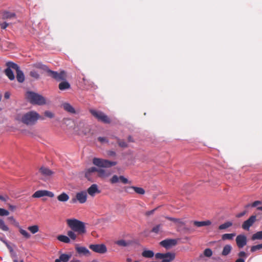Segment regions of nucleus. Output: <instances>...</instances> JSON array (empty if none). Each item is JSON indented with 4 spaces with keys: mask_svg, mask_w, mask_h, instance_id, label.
<instances>
[{
    "mask_svg": "<svg viewBox=\"0 0 262 262\" xmlns=\"http://www.w3.org/2000/svg\"><path fill=\"white\" fill-rule=\"evenodd\" d=\"M93 163L98 167L96 170L97 176L102 179L108 178L112 173L110 170L104 169V168H109L117 164L116 162L98 158H94L93 159Z\"/></svg>",
    "mask_w": 262,
    "mask_h": 262,
    "instance_id": "1",
    "label": "nucleus"
},
{
    "mask_svg": "<svg viewBox=\"0 0 262 262\" xmlns=\"http://www.w3.org/2000/svg\"><path fill=\"white\" fill-rule=\"evenodd\" d=\"M40 117L38 113L32 111L18 115L17 116V119L27 125H33L37 122Z\"/></svg>",
    "mask_w": 262,
    "mask_h": 262,
    "instance_id": "2",
    "label": "nucleus"
},
{
    "mask_svg": "<svg viewBox=\"0 0 262 262\" xmlns=\"http://www.w3.org/2000/svg\"><path fill=\"white\" fill-rule=\"evenodd\" d=\"M68 226L73 231L81 234L86 232L84 223L75 219L67 220Z\"/></svg>",
    "mask_w": 262,
    "mask_h": 262,
    "instance_id": "3",
    "label": "nucleus"
},
{
    "mask_svg": "<svg viewBox=\"0 0 262 262\" xmlns=\"http://www.w3.org/2000/svg\"><path fill=\"white\" fill-rule=\"evenodd\" d=\"M26 96L27 100L32 104L42 105L46 103L45 98L37 93L28 92Z\"/></svg>",
    "mask_w": 262,
    "mask_h": 262,
    "instance_id": "4",
    "label": "nucleus"
},
{
    "mask_svg": "<svg viewBox=\"0 0 262 262\" xmlns=\"http://www.w3.org/2000/svg\"><path fill=\"white\" fill-rule=\"evenodd\" d=\"M91 114L98 121L102 122L104 123H109L111 122L110 118L102 112L94 110H90Z\"/></svg>",
    "mask_w": 262,
    "mask_h": 262,
    "instance_id": "5",
    "label": "nucleus"
},
{
    "mask_svg": "<svg viewBox=\"0 0 262 262\" xmlns=\"http://www.w3.org/2000/svg\"><path fill=\"white\" fill-rule=\"evenodd\" d=\"M76 132L86 135L90 132V127L84 120H80L76 123L74 128Z\"/></svg>",
    "mask_w": 262,
    "mask_h": 262,
    "instance_id": "6",
    "label": "nucleus"
},
{
    "mask_svg": "<svg viewBox=\"0 0 262 262\" xmlns=\"http://www.w3.org/2000/svg\"><path fill=\"white\" fill-rule=\"evenodd\" d=\"M6 65L9 68L15 70L16 72V79L19 82H23L25 80V76L23 72L20 70L18 66L12 62H8Z\"/></svg>",
    "mask_w": 262,
    "mask_h": 262,
    "instance_id": "7",
    "label": "nucleus"
},
{
    "mask_svg": "<svg viewBox=\"0 0 262 262\" xmlns=\"http://www.w3.org/2000/svg\"><path fill=\"white\" fill-rule=\"evenodd\" d=\"M87 192L86 191H80L76 193L75 198L72 199V202L75 203L78 201L80 204H83L87 200Z\"/></svg>",
    "mask_w": 262,
    "mask_h": 262,
    "instance_id": "8",
    "label": "nucleus"
},
{
    "mask_svg": "<svg viewBox=\"0 0 262 262\" xmlns=\"http://www.w3.org/2000/svg\"><path fill=\"white\" fill-rule=\"evenodd\" d=\"M89 248L95 252L104 254L107 252V248L104 244H91Z\"/></svg>",
    "mask_w": 262,
    "mask_h": 262,
    "instance_id": "9",
    "label": "nucleus"
},
{
    "mask_svg": "<svg viewBox=\"0 0 262 262\" xmlns=\"http://www.w3.org/2000/svg\"><path fill=\"white\" fill-rule=\"evenodd\" d=\"M177 244V240L176 239H166L161 241L160 244L161 246L167 249H169L176 246Z\"/></svg>",
    "mask_w": 262,
    "mask_h": 262,
    "instance_id": "10",
    "label": "nucleus"
},
{
    "mask_svg": "<svg viewBox=\"0 0 262 262\" xmlns=\"http://www.w3.org/2000/svg\"><path fill=\"white\" fill-rule=\"evenodd\" d=\"M45 196H48L50 198H53L54 196V193L51 192L46 190H40L36 191L32 195V197L35 198H39Z\"/></svg>",
    "mask_w": 262,
    "mask_h": 262,
    "instance_id": "11",
    "label": "nucleus"
},
{
    "mask_svg": "<svg viewBox=\"0 0 262 262\" xmlns=\"http://www.w3.org/2000/svg\"><path fill=\"white\" fill-rule=\"evenodd\" d=\"M49 75L57 80H64L66 78V74L64 71H61L60 73L54 72L50 70H49Z\"/></svg>",
    "mask_w": 262,
    "mask_h": 262,
    "instance_id": "12",
    "label": "nucleus"
},
{
    "mask_svg": "<svg viewBox=\"0 0 262 262\" xmlns=\"http://www.w3.org/2000/svg\"><path fill=\"white\" fill-rule=\"evenodd\" d=\"M236 243L238 248H242L247 244V240L246 236L244 234L237 235L236 237Z\"/></svg>",
    "mask_w": 262,
    "mask_h": 262,
    "instance_id": "13",
    "label": "nucleus"
},
{
    "mask_svg": "<svg viewBox=\"0 0 262 262\" xmlns=\"http://www.w3.org/2000/svg\"><path fill=\"white\" fill-rule=\"evenodd\" d=\"M256 221V216L252 215L249 219L244 222L242 225V227L244 229L249 230L250 227L252 226L254 223Z\"/></svg>",
    "mask_w": 262,
    "mask_h": 262,
    "instance_id": "14",
    "label": "nucleus"
},
{
    "mask_svg": "<svg viewBox=\"0 0 262 262\" xmlns=\"http://www.w3.org/2000/svg\"><path fill=\"white\" fill-rule=\"evenodd\" d=\"M97 167H92L86 170L85 172V177L89 181H92L94 177L95 176L96 172Z\"/></svg>",
    "mask_w": 262,
    "mask_h": 262,
    "instance_id": "15",
    "label": "nucleus"
},
{
    "mask_svg": "<svg viewBox=\"0 0 262 262\" xmlns=\"http://www.w3.org/2000/svg\"><path fill=\"white\" fill-rule=\"evenodd\" d=\"M125 190L126 192L129 193H133L134 191L135 192L138 194L143 195L145 193V191L144 189L141 187H138L136 186H129L126 188Z\"/></svg>",
    "mask_w": 262,
    "mask_h": 262,
    "instance_id": "16",
    "label": "nucleus"
},
{
    "mask_svg": "<svg viewBox=\"0 0 262 262\" xmlns=\"http://www.w3.org/2000/svg\"><path fill=\"white\" fill-rule=\"evenodd\" d=\"M39 172L45 177V179H48L51 177L54 172L48 167L42 166L39 169Z\"/></svg>",
    "mask_w": 262,
    "mask_h": 262,
    "instance_id": "17",
    "label": "nucleus"
},
{
    "mask_svg": "<svg viewBox=\"0 0 262 262\" xmlns=\"http://www.w3.org/2000/svg\"><path fill=\"white\" fill-rule=\"evenodd\" d=\"M100 191L98 189V186L96 184H92L87 190V193L91 196H94L97 193H99Z\"/></svg>",
    "mask_w": 262,
    "mask_h": 262,
    "instance_id": "18",
    "label": "nucleus"
},
{
    "mask_svg": "<svg viewBox=\"0 0 262 262\" xmlns=\"http://www.w3.org/2000/svg\"><path fill=\"white\" fill-rule=\"evenodd\" d=\"M76 250L79 254L86 256L90 255V251L85 247L76 246Z\"/></svg>",
    "mask_w": 262,
    "mask_h": 262,
    "instance_id": "19",
    "label": "nucleus"
},
{
    "mask_svg": "<svg viewBox=\"0 0 262 262\" xmlns=\"http://www.w3.org/2000/svg\"><path fill=\"white\" fill-rule=\"evenodd\" d=\"M63 108L71 114H75L76 111L74 108L69 103L64 102L62 104Z\"/></svg>",
    "mask_w": 262,
    "mask_h": 262,
    "instance_id": "20",
    "label": "nucleus"
},
{
    "mask_svg": "<svg viewBox=\"0 0 262 262\" xmlns=\"http://www.w3.org/2000/svg\"><path fill=\"white\" fill-rule=\"evenodd\" d=\"M71 257V254H61L55 262H68Z\"/></svg>",
    "mask_w": 262,
    "mask_h": 262,
    "instance_id": "21",
    "label": "nucleus"
},
{
    "mask_svg": "<svg viewBox=\"0 0 262 262\" xmlns=\"http://www.w3.org/2000/svg\"><path fill=\"white\" fill-rule=\"evenodd\" d=\"M115 244L120 247H125L130 245L132 242L121 239L115 242Z\"/></svg>",
    "mask_w": 262,
    "mask_h": 262,
    "instance_id": "22",
    "label": "nucleus"
},
{
    "mask_svg": "<svg viewBox=\"0 0 262 262\" xmlns=\"http://www.w3.org/2000/svg\"><path fill=\"white\" fill-rule=\"evenodd\" d=\"M174 258V254L171 253H166L164 254V257L162 259V262H170Z\"/></svg>",
    "mask_w": 262,
    "mask_h": 262,
    "instance_id": "23",
    "label": "nucleus"
},
{
    "mask_svg": "<svg viewBox=\"0 0 262 262\" xmlns=\"http://www.w3.org/2000/svg\"><path fill=\"white\" fill-rule=\"evenodd\" d=\"M211 224V222L210 221H194L193 224L198 227H201L203 226H209Z\"/></svg>",
    "mask_w": 262,
    "mask_h": 262,
    "instance_id": "24",
    "label": "nucleus"
},
{
    "mask_svg": "<svg viewBox=\"0 0 262 262\" xmlns=\"http://www.w3.org/2000/svg\"><path fill=\"white\" fill-rule=\"evenodd\" d=\"M69 196L65 192H62L57 196V200L62 202H66L69 199Z\"/></svg>",
    "mask_w": 262,
    "mask_h": 262,
    "instance_id": "25",
    "label": "nucleus"
},
{
    "mask_svg": "<svg viewBox=\"0 0 262 262\" xmlns=\"http://www.w3.org/2000/svg\"><path fill=\"white\" fill-rule=\"evenodd\" d=\"M11 69H12V68H9L8 67V68L5 70V72L9 79L11 80H12L14 79L15 76Z\"/></svg>",
    "mask_w": 262,
    "mask_h": 262,
    "instance_id": "26",
    "label": "nucleus"
},
{
    "mask_svg": "<svg viewBox=\"0 0 262 262\" xmlns=\"http://www.w3.org/2000/svg\"><path fill=\"white\" fill-rule=\"evenodd\" d=\"M231 250V246L230 245H226L224 246L222 254L224 256H226L230 253Z\"/></svg>",
    "mask_w": 262,
    "mask_h": 262,
    "instance_id": "27",
    "label": "nucleus"
},
{
    "mask_svg": "<svg viewBox=\"0 0 262 262\" xmlns=\"http://www.w3.org/2000/svg\"><path fill=\"white\" fill-rule=\"evenodd\" d=\"M33 67H35L36 68H37V69H41L47 72L48 73L49 72V70H50L46 66L43 65L41 63H40V62L34 64L33 65Z\"/></svg>",
    "mask_w": 262,
    "mask_h": 262,
    "instance_id": "28",
    "label": "nucleus"
},
{
    "mask_svg": "<svg viewBox=\"0 0 262 262\" xmlns=\"http://www.w3.org/2000/svg\"><path fill=\"white\" fill-rule=\"evenodd\" d=\"M142 255L144 257L151 258L154 256V253L151 250H145L143 251Z\"/></svg>",
    "mask_w": 262,
    "mask_h": 262,
    "instance_id": "29",
    "label": "nucleus"
},
{
    "mask_svg": "<svg viewBox=\"0 0 262 262\" xmlns=\"http://www.w3.org/2000/svg\"><path fill=\"white\" fill-rule=\"evenodd\" d=\"M15 16V14L14 13H10L7 11L4 12L2 14L3 19L11 18Z\"/></svg>",
    "mask_w": 262,
    "mask_h": 262,
    "instance_id": "30",
    "label": "nucleus"
},
{
    "mask_svg": "<svg viewBox=\"0 0 262 262\" xmlns=\"http://www.w3.org/2000/svg\"><path fill=\"white\" fill-rule=\"evenodd\" d=\"M57 239L59 241L64 243H69L70 242V238L68 236L63 235H60L58 236Z\"/></svg>",
    "mask_w": 262,
    "mask_h": 262,
    "instance_id": "31",
    "label": "nucleus"
},
{
    "mask_svg": "<svg viewBox=\"0 0 262 262\" xmlns=\"http://www.w3.org/2000/svg\"><path fill=\"white\" fill-rule=\"evenodd\" d=\"M232 224H233L231 222H226L224 224H222L221 225H220L219 227V229L220 230H224L232 226Z\"/></svg>",
    "mask_w": 262,
    "mask_h": 262,
    "instance_id": "32",
    "label": "nucleus"
},
{
    "mask_svg": "<svg viewBox=\"0 0 262 262\" xmlns=\"http://www.w3.org/2000/svg\"><path fill=\"white\" fill-rule=\"evenodd\" d=\"M235 236V233H226L222 235V238L223 240L225 241L227 239L231 240Z\"/></svg>",
    "mask_w": 262,
    "mask_h": 262,
    "instance_id": "33",
    "label": "nucleus"
},
{
    "mask_svg": "<svg viewBox=\"0 0 262 262\" xmlns=\"http://www.w3.org/2000/svg\"><path fill=\"white\" fill-rule=\"evenodd\" d=\"M70 86V84L67 81L62 82L59 84V88L60 90H67L69 89Z\"/></svg>",
    "mask_w": 262,
    "mask_h": 262,
    "instance_id": "34",
    "label": "nucleus"
},
{
    "mask_svg": "<svg viewBox=\"0 0 262 262\" xmlns=\"http://www.w3.org/2000/svg\"><path fill=\"white\" fill-rule=\"evenodd\" d=\"M19 231L20 233L26 238H29L31 237V235L26 230L22 229L20 227H19Z\"/></svg>",
    "mask_w": 262,
    "mask_h": 262,
    "instance_id": "35",
    "label": "nucleus"
},
{
    "mask_svg": "<svg viewBox=\"0 0 262 262\" xmlns=\"http://www.w3.org/2000/svg\"><path fill=\"white\" fill-rule=\"evenodd\" d=\"M28 229L32 233L35 234L39 231V227L37 225L29 226Z\"/></svg>",
    "mask_w": 262,
    "mask_h": 262,
    "instance_id": "36",
    "label": "nucleus"
},
{
    "mask_svg": "<svg viewBox=\"0 0 262 262\" xmlns=\"http://www.w3.org/2000/svg\"><path fill=\"white\" fill-rule=\"evenodd\" d=\"M252 240L262 239V231L257 232L252 236Z\"/></svg>",
    "mask_w": 262,
    "mask_h": 262,
    "instance_id": "37",
    "label": "nucleus"
},
{
    "mask_svg": "<svg viewBox=\"0 0 262 262\" xmlns=\"http://www.w3.org/2000/svg\"><path fill=\"white\" fill-rule=\"evenodd\" d=\"M0 229L4 231H7L9 230L8 227L5 224L4 221L1 219H0Z\"/></svg>",
    "mask_w": 262,
    "mask_h": 262,
    "instance_id": "38",
    "label": "nucleus"
},
{
    "mask_svg": "<svg viewBox=\"0 0 262 262\" xmlns=\"http://www.w3.org/2000/svg\"><path fill=\"white\" fill-rule=\"evenodd\" d=\"M74 232L75 231H74L72 230L68 231L67 232L68 237L69 238H71L73 240H75L77 237V235Z\"/></svg>",
    "mask_w": 262,
    "mask_h": 262,
    "instance_id": "39",
    "label": "nucleus"
},
{
    "mask_svg": "<svg viewBox=\"0 0 262 262\" xmlns=\"http://www.w3.org/2000/svg\"><path fill=\"white\" fill-rule=\"evenodd\" d=\"M152 232L155 233H159L162 232V225H158L155 226L152 229Z\"/></svg>",
    "mask_w": 262,
    "mask_h": 262,
    "instance_id": "40",
    "label": "nucleus"
},
{
    "mask_svg": "<svg viewBox=\"0 0 262 262\" xmlns=\"http://www.w3.org/2000/svg\"><path fill=\"white\" fill-rule=\"evenodd\" d=\"M119 182L124 184H129L131 183V182L129 181L127 178L122 176H119Z\"/></svg>",
    "mask_w": 262,
    "mask_h": 262,
    "instance_id": "41",
    "label": "nucleus"
},
{
    "mask_svg": "<svg viewBox=\"0 0 262 262\" xmlns=\"http://www.w3.org/2000/svg\"><path fill=\"white\" fill-rule=\"evenodd\" d=\"M204 254L205 256L209 257L212 255V251L210 249L207 248L204 250Z\"/></svg>",
    "mask_w": 262,
    "mask_h": 262,
    "instance_id": "42",
    "label": "nucleus"
},
{
    "mask_svg": "<svg viewBox=\"0 0 262 262\" xmlns=\"http://www.w3.org/2000/svg\"><path fill=\"white\" fill-rule=\"evenodd\" d=\"M111 183L112 184H115L119 182V177L117 175H114L110 180Z\"/></svg>",
    "mask_w": 262,
    "mask_h": 262,
    "instance_id": "43",
    "label": "nucleus"
},
{
    "mask_svg": "<svg viewBox=\"0 0 262 262\" xmlns=\"http://www.w3.org/2000/svg\"><path fill=\"white\" fill-rule=\"evenodd\" d=\"M261 249H262V244L252 246L251 248V251L252 252H255Z\"/></svg>",
    "mask_w": 262,
    "mask_h": 262,
    "instance_id": "44",
    "label": "nucleus"
},
{
    "mask_svg": "<svg viewBox=\"0 0 262 262\" xmlns=\"http://www.w3.org/2000/svg\"><path fill=\"white\" fill-rule=\"evenodd\" d=\"M9 214V212L3 208H0V215L1 216H7Z\"/></svg>",
    "mask_w": 262,
    "mask_h": 262,
    "instance_id": "45",
    "label": "nucleus"
},
{
    "mask_svg": "<svg viewBox=\"0 0 262 262\" xmlns=\"http://www.w3.org/2000/svg\"><path fill=\"white\" fill-rule=\"evenodd\" d=\"M30 76L35 79H38L39 77V75L35 71H32L30 72Z\"/></svg>",
    "mask_w": 262,
    "mask_h": 262,
    "instance_id": "46",
    "label": "nucleus"
},
{
    "mask_svg": "<svg viewBox=\"0 0 262 262\" xmlns=\"http://www.w3.org/2000/svg\"><path fill=\"white\" fill-rule=\"evenodd\" d=\"M44 114L45 116L49 118H52L54 117V114L52 112L49 111H45Z\"/></svg>",
    "mask_w": 262,
    "mask_h": 262,
    "instance_id": "47",
    "label": "nucleus"
},
{
    "mask_svg": "<svg viewBox=\"0 0 262 262\" xmlns=\"http://www.w3.org/2000/svg\"><path fill=\"white\" fill-rule=\"evenodd\" d=\"M9 200V197L8 195L5 194L4 195H0V200L2 202H6Z\"/></svg>",
    "mask_w": 262,
    "mask_h": 262,
    "instance_id": "48",
    "label": "nucleus"
},
{
    "mask_svg": "<svg viewBox=\"0 0 262 262\" xmlns=\"http://www.w3.org/2000/svg\"><path fill=\"white\" fill-rule=\"evenodd\" d=\"M63 123L65 124L67 126H69L73 124V121L70 119H64L63 120Z\"/></svg>",
    "mask_w": 262,
    "mask_h": 262,
    "instance_id": "49",
    "label": "nucleus"
},
{
    "mask_svg": "<svg viewBox=\"0 0 262 262\" xmlns=\"http://www.w3.org/2000/svg\"><path fill=\"white\" fill-rule=\"evenodd\" d=\"M167 219L172 222H175L177 224H183L182 222L180 219L172 218V217H167Z\"/></svg>",
    "mask_w": 262,
    "mask_h": 262,
    "instance_id": "50",
    "label": "nucleus"
},
{
    "mask_svg": "<svg viewBox=\"0 0 262 262\" xmlns=\"http://www.w3.org/2000/svg\"><path fill=\"white\" fill-rule=\"evenodd\" d=\"M164 254L163 253H157L155 255V257L157 259H163V258L164 257Z\"/></svg>",
    "mask_w": 262,
    "mask_h": 262,
    "instance_id": "51",
    "label": "nucleus"
},
{
    "mask_svg": "<svg viewBox=\"0 0 262 262\" xmlns=\"http://www.w3.org/2000/svg\"><path fill=\"white\" fill-rule=\"evenodd\" d=\"M238 256L240 257V258H246L247 257V254L244 251H241L238 253Z\"/></svg>",
    "mask_w": 262,
    "mask_h": 262,
    "instance_id": "52",
    "label": "nucleus"
},
{
    "mask_svg": "<svg viewBox=\"0 0 262 262\" xmlns=\"http://www.w3.org/2000/svg\"><path fill=\"white\" fill-rule=\"evenodd\" d=\"M262 204V202L260 201H256L251 204V207H255L257 206L258 205Z\"/></svg>",
    "mask_w": 262,
    "mask_h": 262,
    "instance_id": "53",
    "label": "nucleus"
},
{
    "mask_svg": "<svg viewBox=\"0 0 262 262\" xmlns=\"http://www.w3.org/2000/svg\"><path fill=\"white\" fill-rule=\"evenodd\" d=\"M99 141H100L101 143H104L107 142V140L105 137H99L98 138Z\"/></svg>",
    "mask_w": 262,
    "mask_h": 262,
    "instance_id": "54",
    "label": "nucleus"
},
{
    "mask_svg": "<svg viewBox=\"0 0 262 262\" xmlns=\"http://www.w3.org/2000/svg\"><path fill=\"white\" fill-rule=\"evenodd\" d=\"M118 144H119V146L122 147H126V146H127V144L123 141H119L118 142Z\"/></svg>",
    "mask_w": 262,
    "mask_h": 262,
    "instance_id": "55",
    "label": "nucleus"
},
{
    "mask_svg": "<svg viewBox=\"0 0 262 262\" xmlns=\"http://www.w3.org/2000/svg\"><path fill=\"white\" fill-rule=\"evenodd\" d=\"M156 210V209H152L150 211H147L146 213H145V214L147 216H149L151 214H152L154 213V212L155 211V210Z\"/></svg>",
    "mask_w": 262,
    "mask_h": 262,
    "instance_id": "56",
    "label": "nucleus"
},
{
    "mask_svg": "<svg viewBox=\"0 0 262 262\" xmlns=\"http://www.w3.org/2000/svg\"><path fill=\"white\" fill-rule=\"evenodd\" d=\"M8 26V24L6 23V22L2 23L1 24V27L3 29H6L7 27Z\"/></svg>",
    "mask_w": 262,
    "mask_h": 262,
    "instance_id": "57",
    "label": "nucleus"
},
{
    "mask_svg": "<svg viewBox=\"0 0 262 262\" xmlns=\"http://www.w3.org/2000/svg\"><path fill=\"white\" fill-rule=\"evenodd\" d=\"M247 213V211H244L241 213H239L238 214H237L236 216L237 217H241L242 216H244L246 213Z\"/></svg>",
    "mask_w": 262,
    "mask_h": 262,
    "instance_id": "58",
    "label": "nucleus"
},
{
    "mask_svg": "<svg viewBox=\"0 0 262 262\" xmlns=\"http://www.w3.org/2000/svg\"><path fill=\"white\" fill-rule=\"evenodd\" d=\"M9 208L11 210H14L15 209V208H16V207L15 206H14V205H12L9 204Z\"/></svg>",
    "mask_w": 262,
    "mask_h": 262,
    "instance_id": "59",
    "label": "nucleus"
},
{
    "mask_svg": "<svg viewBox=\"0 0 262 262\" xmlns=\"http://www.w3.org/2000/svg\"><path fill=\"white\" fill-rule=\"evenodd\" d=\"M235 262H245V259L243 258H238Z\"/></svg>",
    "mask_w": 262,
    "mask_h": 262,
    "instance_id": "60",
    "label": "nucleus"
},
{
    "mask_svg": "<svg viewBox=\"0 0 262 262\" xmlns=\"http://www.w3.org/2000/svg\"><path fill=\"white\" fill-rule=\"evenodd\" d=\"M8 219L10 221H12L13 223H16V220L14 219V218L13 216H10L9 217Z\"/></svg>",
    "mask_w": 262,
    "mask_h": 262,
    "instance_id": "61",
    "label": "nucleus"
},
{
    "mask_svg": "<svg viewBox=\"0 0 262 262\" xmlns=\"http://www.w3.org/2000/svg\"><path fill=\"white\" fill-rule=\"evenodd\" d=\"M10 97V94L8 93H6L5 94V98L6 99H8Z\"/></svg>",
    "mask_w": 262,
    "mask_h": 262,
    "instance_id": "62",
    "label": "nucleus"
},
{
    "mask_svg": "<svg viewBox=\"0 0 262 262\" xmlns=\"http://www.w3.org/2000/svg\"><path fill=\"white\" fill-rule=\"evenodd\" d=\"M249 207H251V204H247V205H246L245 206V208H248Z\"/></svg>",
    "mask_w": 262,
    "mask_h": 262,
    "instance_id": "63",
    "label": "nucleus"
},
{
    "mask_svg": "<svg viewBox=\"0 0 262 262\" xmlns=\"http://www.w3.org/2000/svg\"><path fill=\"white\" fill-rule=\"evenodd\" d=\"M257 209L258 210H261V211H262V206L258 207L257 208Z\"/></svg>",
    "mask_w": 262,
    "mask_h": 262,
    "instance_id": "64",
    "label": "nucleus"
}]
</instances>
